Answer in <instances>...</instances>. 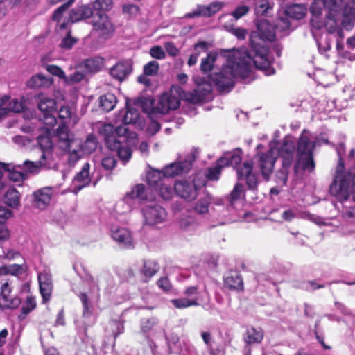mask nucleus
<instances>
[{"mask_svg":"<svg viewBox=\"0 0 355 355\" xmlns=\"http://www.w3.org/2000/svg\"><path fill=\"white\" fill-rule=\"evenodd\" d=\"M220 54L226 58L227 63L220 71L211 75L210 79L220 92H230L234 87L235 78L244 79L249 76L253 63L248 55L246 47L223 50Z\"/></svg>","mask_w":355,"mask_h":355,"instance_id":"f257e3e1","label":"nucleus"},{"mask_svg":"<svg viewBox=\"0 0 355 355\" xmlns=\"http://www.w3.org/2000/svg\"><path fill=\"white\" fill-rule=\"evenodd\" d=\"M277 34L275 26L266 20H261L257 24V30L250 35V50L248 49V55L253 65L266 75L275 73L268 59V49L262 42L273 41Z\"/></svg>","mask_w":355,"mask_h":355,"instance_id":"f03ea898","label":"nucleus"},{"mask_svg":"<svg viewBox=\"0 0 355 355\" xmlns=\"http://www.w3.org/2000/svg\"><path fill=\"white\" fill-rule=\"evenodd\" d=\"M336 152L339 159L334 182L330 185L329 191L338 200L343 202H347L351 193H355V173H348L343 176L340 175V172L345 168L343 155L345 153V146L343 143L338 145Z\"/></svg>","mask_w":355,"mask_h":355,"instance_id":"7ed1b4c3","label":"nucleus"},{"mask_svg":"<svg viewBox=\"0 0 355 355\" xmlns=\"http://www.w3.org/2000/svg\"><path fill=\"white\" fill-rule=\"evenodd\" d=\"M311 132L304 129L301 132L297 144V158L294 164V171L296 174L300 172H309L315 171V163L313 157V150L317 146H320V139L311 141Z\"/></svg>","mask_w":355,"mask_h":355,"instance_id":"20e7f679","label":"nucleus"},{"mask_svg":"<svg viewBox=\"0 0 355 355\" xmlns=\"http://www.w3.org/2000/svg\"><path fill=\"white\" fill-rule=\"evenodd\" d=\"M128 129L124 125L114 128L111 124H105L99 130V133L103 136L105 144L111 151H116L119 158L124 163H127L132 156V150L127 144L125 135Z\"/></svg>","mask_w":355,"mask_h":355,"instance_id":"39448f33","label":"nucleus"},{"mask_svg":"<svg viewBox=\"0 0 355 355\" xmlns=\"http://www.w3.org/2000/svg\"><path fill=\"white\" fill-rule=\"evenodd\" d=\"M155 199L152 188L146 187L142 184L135 186L132 190L127 193L123 200L119 203L124 207L123 213L130 212L136 205V200L139 203L150 204Z\"/></svg>","mask_w":355,"mask_h":355,"instance_id":"423d86ee","label":"nucleus"},{"mask_svg":"<svg viewBox=\"0 0 355 355\" xmlns=\"http://www.w3.org/2000/svg\"><path fill=\"white\" fill-rule=\"evenodd\" d=\"M72 141L68 126L65 123L62 121L55 131L46 128V152L53 150V141L57 143L60 149L67 151L69 149Z\"/></svg>","mask_w":355,"mask_h":355,"instance_id":"0eeeda50","label":"nucleus"},{"mask_svg":"<svg viewBox=\"0 0 355 355\" xmlns=\"http://www.w3.org/2000/svg\"><path fill=\"white\" fill-rule=\"evenodd\" d=\"M198 155V149L193 148L183 161L171 163L166 166L162 170L163 176L174 178L189 173Z\"/></svg>","mask_w":355,"mask_h":355,"instance_id":"6e6552de","label":"nucleus"},{"mask_svg":"<svg viewBox=\"0 0 355 355\" xmlns=\"http://www.w3.org/2000/svg\"><path fill=\"white\" fill-rule=\"evenodd\" d=\"M263 148L262 144L257 145L256 148L257 153L254 156V160L257 162L263 177L268 179L270 175L273 172L275 164L277 159V148L271 147L266 152H260V150Z\"/></svg>","mask_w":355,"mask_h":355,"instance_id":"1a4fd4ad","label":"nucleus"},{"mask_svg":"<svg viewBox=\"0 0 355 355\" xmlns=\"http://www.w3.org/2000/svg\"><path fill=\"white\" fill-rule=\"evenodd\" d=\"M8 164L10 166L6 168L8 178L14 182H22L28 178V174H36L40 171V162L26 160L23 165H15L12 163Z\"/></svg>","mask_w":355,"mask_h":355,"instance_id":"9d476101","label":"nucleus"},{"mask_svg":"<svg viewBox=\"0 0 355 355\" xmlns=\"http://www.w3.org/2000/svg\"><path fill=\"white\" fill-rule=\"evenodd\" d=\"M182 88L179 86H172L168 92L163 94L156 106L157 112L160 114H167L170 110H175L180 105Z\"/></svg>","mask_w":355,"mask_h":355,"instance_id":"9b49d317","label":"nucleus"},{"mask_svg":"<svg viewBox=\"0 0 355 355\" xmlns=\"http://www.w3.org/2000/svg\"><path fill=\"white\" fill-rule=\"evenodd\" d=\"M92 33L97 34L99 37L107 39L114 32V26L109 16L103 11H98L93 15L92 21Z\"/></svg>","mask_w":355,"mask_h":355,"instance_id":"f8f14e48","label":"nucleus"},{"mask_svg":"<svg viewBox=\"0 0 355 355\" xmlns=\"http://www.w3.org/2000/svg\"><path fill=\"white\" fill-rule=\"evenodd\" d=\"M144 223L149 226L164 223L167 217V212L161 205L152 202L145 205L141 209Z\"/></svg>","mask_w":355,"mask_h":355,"instance_id":"ddd939ff","label":"nucleus"},{"mask_svg":"<svg viewBox=\"0 0 355 355\" xmlns=\"http://www.w3.org/2000/svg\"><path fill=\"white\" fill-rule=\"evenodd\" d=\"M198 189H200V187L197 185L196 178L191 181L177 180L174 184V191L176 195L189 202L193 201L197 198Z\"/></svg>","mask_w":355,"mask_h":355,"instance_id":"4468645a","label":"nucleus"},{"mask_svg":"<svg viewBox=\"0 0 355 355\" xmlns=\"http://www.w3.org/2000/svg\"><path fill=\"white\" fill-rule=\"evenodd\" d=\"M252 162H245L236 168L238 180H245L246 185L250 190H255L258 186V178L257 175L252 173Z\"/></svg>","mask_w":355,"mask_h":355,"instance_id":"2eb2a0df","label":"nucleus"},{"mask_svg":"<svg viewBox=\"0 0 355 355\" xmlns=\"http://www.w3.org/2000/svg\"><path fill=\"white\" fill-rule=\"evenodd\" d=\"M341 9L342 5L338 3L336 8H333V9L328 11L324 25L329 33H336L340 38H343V32L339 26Z\"/></svg>","mask_w":355,"mask_h":355,"instance_id":"dca6fc26","label":"nucleus"},{"mask_svg":"<svg viewBox=\"0 0 355 355\" xmlns=\"http://www.w3.org/2000/svg\"><path fill=\"white\" fill-rule=\"evenodd\" d=\"M210 205L216 207L223 206V200L214 198L207 191H205L196 202L193 209L198 214H205L208 213Z\"/></svg>","mask_w":355,"mask_h":355,"instance_id":"f3484780","label":"nucleus"},{"mask_svg":"<svg viewBox=\"0 0 355 355\" xmlns=\"http://www.w3.org/2000/svg\"><path fill=\"white\" fill-rule=\"evenodd\" d=\"M11 288L8 282L1 286L0 309H13L17 308L21 304V300L17 296L10 295Z\"/></svg>","mask_w":355,"mask_h":355,"instance_id":"a211bd4d","label":"nucleus"},{"mask_svg":"<svg viewBox=\"0 0 355 355\" xmlns=\"http://www.w3.org/2000/svg\"><path fill=\"white\" fill-rule=\"evenodd\" d=\"M296 146L293 141L288 137H286L283 142L277 150V155H279L284 164L292 165L293 163V156Z\"/></svg>","mask_w":355,"mask_h":355,"instance_id":"6ab92c4d","label":"nucleus"},{"mask_svg":"<svg viewBox=\"0 0 355 355\" xmlns=\"http://www.w3.org/2000/svg\"><path fill=\"white\" fill-rule=\"evenodd\" d=\"M263 338V332L261 328H248L243 336V340L247 344L243 349V355H251V348L249 345L260 343Z\"/></svg>","mask_w":355,"mask_h":355,"instance_id":"aec40b11","label":"nucleus"},{"mask_svg":"<svg viewBox=\"0 0 355 355\" xmlns=\"http://www.w3.org/2000/svg\"><path fill=\"white\" fill-rule=\"evenodd\" d=\"M222 8V3L215 2L209 6L198 5L192 12L185 15L186 18H195L198 17H211Z\"/></svg>","mask_w":355,"mask_h":355,"instance_id":"412c9836","label":"nucleus"},{"mask_svg":"<svg viewBox=\"0 0 355 355\" xmlns=\"http://www.w3.org/2000/svg\"><path fill=\"white\" fill-rule=\"evenodd\" d=\"M93 15L94 9L91 5H81L71 10L69 20L71 23H76L89 19Z\"/></svg>","mask_w":355,"mask_h":355,"instance_id":"4be33fe9","label":"nucleus"},{"mask_svg":"<svg viewBox=\"0 0 355 355\" xmlns=\"http://www.w3.org/2000/svg\"><path fill=\"white\" fill-rule=\"evenodd\" d=\"M111 236L122 248L133 246L131 234L126 228L113 227L111 231Z\"/></svg>","mask_w":355,"mask_h":355,"instance_id":"5701e85b","label":"nucleus"},{"mask_svg":"<svg viewBox=\"0 0 355 355\" xmlns=\"http://www.w3.org/2000/svg\"><path fill=\"white\" fill-rule=\"evenodd\" d=\"M216 209L219 212L218 219L221 220V225L236 222L239 220L240 216L234 206L224 204L223 206L216 207Z\"/></svg>","mask_w":355,"mask_h":355,"instance_id":"b1692460","label":"nucleus"},{"mask_svg":"<svg viewBox=\"0 0 355 355\" xmlns=\"http://www.w3.org/2000/svg\"><path fill=\"white\" fill-rule=\"evenodd\" d=\"M124 324L123 322L120 320H110L104 327V331L105 336L112 338V347H114L116 345V338L124 332Z\"/></svg>","mask_w":355,"mask_h":355,"instance_id":"393cba45","label":"nucleus"},{"mask_svg":"<svg viewBox=\"0 0 355 355\" xmlns=\"http://www.w3.org/2000/svg\"><path fill=\"white\" fill-rule=\"evenodd\" d=\"M341 12H343L341 21L343 28L347 31L352 30L355 24V6L346 3L340 10Z\"/></svg>","mask_w":355,"mask_h":355,"instance_id":"a878e982","label":"nucleus"},{"mask_svg":"<svg viewBox=\"0 0 355 355\" xmlns=\"http://www.w3.org/2000/svg\"><path fill=\"white\" fill-rule=\"evenodd\" d=\"M132 99L126 101V112H121L119 117L121 118V121L125 124H135L139 119L140 113L137 108L133 107Z\"/></svg>","mask_w":355,"mask_h":355,"instance_id":"bb28decb","label":"nucleus"},{"mask_svg":"<svg viewBox=\"0 0 355 355\" xmlns=\"http://www.w3.org/2000/svg\"><path fill=\"white\" fill-rule=\"evenodd\" d=\"M89 164L88 162L85 163L81 171L74 177L73 182L76 192L79 191L83 187L89 184L91 181L89 178Z\"/></svg>","mask_w":355,"mask_h":355,"instance_id":"cd10ccee","label":"nucleus"},{"mask_svg":"<svg viewBox=\"0 0 355 355\" xmlns=\"http://www.w3.org/2000/svg\"><path fill=\"white\" fill-rule=\"evenodd\" d=\"M10 99L8 96L0 98V107H3L7 109L6 114L9 112H21L24 110L26 107L24 97H22L21 101L15 98L10 101Z\"/></svg>","mask_w":355,"mask_h":355,"instance_id":"c85d7f7f","label":"nucleus"},{"mask_svg":"<svg viewBox=\"0 0 355 355\" xmlns=\"http://www.w3.org/2000/svg\"><path fill=\"white\" fill-rule=\"evenodd\" d=\"M131 66L127 62H118L110 69V74L114 79L121 82L131 73Z\"/></svg>","mask_w":355,"mask_h":355,"instance_id":"c756f323","label":"nucleus"},{"mask_svg":"<svg viewBox=\"0 0 355 355\" xmlns=\"http://www.w3.org/2000/svg\"><path fill=\"white\" fill-rule=\"evenodd\" d=\"M132 105L137 107H139L145 113H148L150 118L153 115L157 112L156 107H154V100L150 98L139 97L132 99Z\"/></svg>","mask_w":355,"mask_h":355,"instance_id":"7c9ffc66","label":"nucleus"},{"mask_svg":"<svg viewBox=\"0 0 355 355\" xmlns=\"http://www.w3.org/2000/svg\"><path fill=\"white\" fill-rule=\"evenodd\" d=\"M337 3L338 0H314L310 7V12L313 16L317 17L322 14L324 7L329 11L336 8Z\"/></svg>","mask_w":355,"mask_h":355,"instance_id":"2f4dec72","label":"nucleus"},{"mask_svg":"<svg viewBox=\"0 0 355 355\" xmlns=\"http://www.w3.org/2000/svg\"><path fill=\"white\" fill-rule=\"evenodd\" d=\"M21 195L15 187L8 188L3 195L4 203L12 209H18L20 207Z\"/></svg>","mask_w":355,"mask_h":355,"instance_id":"473e14b6","label":"nucleus"},{"mask_svg":"<svg viewBox=\"0 0 355 355\" xmlns=\"http://www.w3.org/2000/svg\"><path fill=\"white\" fill-rule=\"evenodd\" d=\"M244 196V188L243 185L238 182L235 184L234 189L230 192V193L227 196L224 198H221L223 200V205H230V206H234L235 207L236 203Z\"/></svg>","mask_w":355,"mask_h":355,"instance_id":"72a5a7b5","label":"nucleus"},{"mask_svg":"<svg viewBox=\"0 0 355 355\" xmlns=\"http://www.w3.org/2000/svg\"><path fill=\"white\" fill-rule=\"evenodd\" d=\"M228 163V159L220 158L218 159L216 166L208 168L205 173V177L209 180H218L220 176L221 171L224 166Z\"/></svg>","mask_w":355,"mask_h":355,"instance_id":"f704fd0d","label":"nucleus"},{"mask_svg":"<svg viewBox=\"0 0 355 355\" xmlns=\"http://www.w3.org/2000/svg\"><path fill=\"white\" fill-rule=\"evenodd\" d=\"M166 177L163 176L162 171L151 169L147 173L146 180L150 188L157 191L159 184L165 181Z\"/></svg>","mask_w":355,"mask_h":355,"instance_id":"c9c22d12","label":"nucleus"},{"mask_svg":"<svg viewBox=\"0 0 355 355\" xmlns=\"http://www.w3.org/2000/svg\"><path fill=\"white\" fill-rule=\"evenodd\" d=\"M307 11L306 7L303 4H292L286 8L284 13L288 16V17L295 19H302Z\"/></svg>","mask_w":355,"mask_h":355,"instance_id":"e433bc0d","label":"nucleus"},{"mask_svg":"<svg viewBox=\"0 0 355 355\" xmlns=\"http://www.w3.org/2000/svg\"><path fill=\"white\" fill-rule=\"evenodd\" d=\"M159 266L154 260H146L144 261V266L141 270L145 282H148L159 270Z\"/></svg>","mask_w":355,"mask_h":355,"instance_id":"4c0bfd02","label":"nucleus"},{"mask_svg":"<svg viewBox=\"0 0 355 355\" xmlns=\"http://www.w3.org/2000/svg\"><path fill=\"white\" fill-rule=\"evenodd\" d=\"M158 323L159 320L156 317L142 319L140 322L141 332L146 338H149L150 333L155 330Z\"/></svg>","mask_w":355,"mask_h":355,"instance_id":"58836bf2","label":"nucleus"},{"mask_svg":"<svg viewBox=\"0 0 355 355\" xmlns=\"http://www.w3.org/2000/svg\"><path fill=\"white\" fill-rule=\"evenodd\" d=\"M224 285L230 290L242 291L243 283L241 276L238 274L227 276L224 279Z\"/></svg>","mask_w":355,"mask_h":355,"instance_id":"ea45409f","label":"nucleus"},{"mask_svg":"<svg viewBox=\"0 0 355 355\" xmlns=\"http://www.w3.org/2000/svg\"><path fill=\"white\" fill-rule=\"evenodd\" d=\"M116 103V97L112 93H107L99 98V106L106 112L113 110Z\"/></svg>","mask_w":355,"mask_h":355,"instance_id":"a19ab883","label":"nucleus"},{"mask_svg":"<svg viewBox=\"0 0 355 355\" xmlns=\"http://www.w3.org/2000/svg\"><path fill=\"white\" fill-rule=\"evenodd\" d=\"M104 64V59L101 57H92L84 61V67L88 72L98 71Z\"/></svg>","mask_w":355,"mask_h":355,"instance_id":"79ce46f5","label":"nucleus"},{"mask_svg":"<svg viewBox=\"0 0 355 355\" xmlns=\"http://www.w3.org/2000/svg\"><path fill=\"white\" fill-rule=\"evenodd\" d=\"M171 302L175 308L180 309H186L190 306H197L199 305L198 297H180L171 300Z\"/></svg>","mask_w":355,"mask_h":355,"instance_id":"37998d69","label":"nucleus"},{"mask_svg":"<svg viewBox=\"0 0 355 355\" xmlns=\"http://www.w3.org/2000/svg\"><path fill=\"white\" fill-rule=\"evenodd\" d=\"M274 26L277 33H281V36L286 35L288 34L287 31L291 28V22L288 16L284 13V16L278 17Z\"/></svg>","mask_w":355,"mask_h":355,"instance_id":"c03bdc74","label":"nucleus"},{"mask_svg":"<svg viewBox=\"0 0 355 355\" xmlns=\"http://www.w3.org/2000/svg\"><path fill=\"white\" fill-rule=\"evenodd\" d=\"M217 54L214 52H209L205 58H203L200 63V70L202 73H209L214 68V64L217 59Z\"/></svg>","mask_w":355,"mask_h":355,"instance_id":"a18cd8bd","label":"nucleus"},{"mask_svg":"<svg viewBox=\"0 0 355 355\" xmlns=\"http://www.w3.org/2000/svg\"><path fill=\"white\" fill-rule=\"evenodd\" d=\"M353 201L349 202L350 205H344L342 218L347 223H355V193L353 195Z\"/></svg>","mask_w":355,"mask_h":355,"instance_id":"49530a36","label":"nucleus"},{"mask_svg":"<svg viewBox=\"0 0 355 355\" xmlns=\"http://www.w3.org/2000/svg\"><path fill=\"white\" fill-rule=\"evenodd\" d=\"M24 272V268L21 265L10 264L3 266L0 268V275H12L17 276L21 275Z\"/></svg>","mask_w":355,"mask_h":355,"instance_id":"de8ad7c7","label":"nucleus"},{"mask_svg":"<svg viewBox=\"0 0 355 355\" xmlns=\"http://www.w3.org/2000/svg\"><path fill=\"white\" fill-rule=\"evenodd\" d=\"M36 306L35 298L31 295H28L25 300V304L21 307V313L19 315L20 320L24 319L26 315L32 311Z\"/></svg>","mask_w":355,"mask_h":355,"instance_id":"09e8293b","label":"nucleus"},{"mask_svg":"<svg viewBox=\"0 0 355 355\" xmlns=\"http://www.w3.org/2000/svg\"><path fill=\"white\" fill-rule=\"evenodd\" d=\"M32 206L40 210L44 209V188H41L33 193Z\"/></svg>","mask_w":355,"mask_h":355,"instance_id":"8fccbe9b","label":"nucleus"},{"mask_svg":"<svg viewBox=\"0 0 355 355\" xmlns=\"http://www.w3.org/2000/svg\"><path fill=\"white\" fill-rule=\"evenodd\" d=\"M272 7L270 5L268 0H259L256 3L254 11L259 16H266L269 14Z\"/></svg>","mask_w":355,"mask_h":355,"instance_id":"3c124183","label":"nucleus"},{"mask_svg":"<svg viewBox=\"0 0 355 355\" xmlns=\"http://www.w3.org/2000/svg\"><path fill=\"white\" fill-rule=\"evenodd\" d=\"M157 190H158L160 197L165 200H170L173 196V192H175L174 188L173 189L170 184H166L165 181L159 184Z\"/></svg>","mask_w":355,"mask_h":355,"instance_id":"603ef678","label":"nucleus"},{"mask_svg":"<svg viewBox=\"0 0 355 355\" xmlns=\"http://www.w3.org/2000/svg\"><path fill=\"white\" fill-rule=\"evenodd\" d=\"M98 142L96 137L93 135H89L83 144V148L87 153H92L97 148Z\"/></svg>","mask_w":355,"mask_h":355,"instance_id":"864d4df0","label":"nucleus"},{"mask_svg":"<svg viewBox=\"0 0 355 355\" xmlns=\"http://www.w3.org/2000/svg\"><path fill=\"white\" fill-rule=\"evenodd\" d=\"M43 85H44V75L42 73L33 76L27 83V86L32 89H38Z\"/></svg>","mask_w":355,"mask_h":355,"instance_id":"5fc2aeb1","label":"nucleus"},{"mask_svg":"<svg viewBox=\"0 0 355 355\" xmlns=\"http://www.w3.org/2000/svg\"><path fill=\"white\" fill-rule=\"evenodd\" d=\"M75 0H68L66 3L59 6L53 12L52 19L55 21H59L63 13L69 8L70 6L74 2Z\"/></svg>","mask_w":355,"mask_h":355,"instance_id":"6e6d98bb","label":"nucleus"},{"mask_svg":"<svg viewBox=\"0 0 355 355\" xmlns=\"http://www.w3.org/2000/svg\"><path fill=\"white\" fill-rule=\"evenodd\" d=\"M212 91V85L207 82L202 80L200 83H197V88L195 90L200 96L205 97L207 94H210Z\"/></svg>","mask_w":355,"mask_h":355,"instance_id":"4d7b16f0","label":"nucleus"},{"mask_svg":"<svg viewBox=\"0 0 355 355\" xmlns=\"http://www.w3.org/2000/svg\"><path fill=\"white\" fill-rule=\"evenodd\" d=\"M159 69V64L157 61H150L144 66L143 73L145 76H155Z\"/></svg>","mask_w":355,"mask_h":355,"instance_id":"13d9d810","label":"nucleus"},{"mask_svg":"<svg viewBox=\"0 0 355 355\" xmlns=\"http://www.w3.org/2000/svg\"><path fill=\"white\" fill-rule=\"evenodd\" d=\"M78 42V40L75 37H73L71 35L70 31H69L64 37L60 44H59L60 47L64 49H71Z\"/></svg>","mask_w":355,"mask_h":355,"instance_id":"bf43d9fd","label":"nucleus"},{"mask_svg":"<svg viewBox=\"0 0 355 355\" xmlns=\"http://www.w3.org/2000/svg\"><path fill=\"white\" fill-rule=\"evenodd\" d=\"M241 150H238L237 152L229 154L227 157H225L228 159V163L225 166L231 165L236 169L237 168V166L242 164V163H241Z\"/></svg>","mask_w":355,"mask_h":355,"instance_id":"052dcab7","label":"nucleus"},{"mask_svg":"<svg viewBox=\"0 0 355 355\" xmlns=\"http://www.w3.org/2000/svg\"><path fill=\"white\" fill-rule=\"evenodd\" d=\"M78 297L83 304V317H89L91 315L92 311H91V307L89 304L88 301V297L87 295L85 293H80L78 295Z\"/></svg>","mask_w":355,"mask_h":355,"instance_id":"680f3d73","label":"nucleus"},{"mask_svg":"<svg viewBox=\"0 0 355 355\" xmlns=\"http://www.w3.org/2000/svg\"><path fill=\"white\" fill-rule=\"evenodd\" d=\"M291 165L284 164V162H282V168L277 172V178L283 183L286 184L288 180V175L289 173V169Z\"/></svg>","mask_w":355,"mask_h":355,"instance_id":"e2e57ef3","label":"nucleus"},{"mask_svg":"<svg viewBox=\"0 0 355 355\" xmlns=\"http://www.w3.org/2000/svg\"><path fill=\"white\" fill-rule=\"evenodd\" d=\"M149 54L153 58L162 60L166 58V53L160 46H153L150 49Z\"/></svg>","mask_w":355,"mask_h":355,"instance_id":"0e129e2a","label":"nucleus"},{"mask_svg":"<svg viewBox=\"0 0 355 355\" xmlns=\"http://www.w3.org/2000/svg\"><path fill=\"white\" fill-rule=\"evenodd\" d=\"M112 0H96L92 7L93 9L102 11L103 10H110L112 8Z\"/></svg>","mask_w":355,"mask_h":355,"instance_id":"69168bd1","label":"nucleus"},{"mask_svg":"<svg viewBox=\"0 0 355 355\" xmlns=\"http://www.w3.org/2000/svg\"><path fill=\"white\" fill-rule=\"evenodd\" d=\"M354 155H355V149L352 148L350 150L349 157H348V160H347V165L350 167L349 171H347L346 173H343V170H344V168H343L340 172V175L343 176V175L347 174L348 173H355V160H354Z\"/></svg>","mask_w":355,"mask_h":355,"instance_id":"338daca9","label":"nucleus"},{"mask_svg":"<svg viewBox=\"0 0 355 355\" xmlns=\"http://www.w3.org/2000/svg\"><path fill=\"white\" fill-rule=\"evenodd\" d=\"M46 70L51 74L58 76L60 78H65V73L64 71L58 66L53 64L46 65Z\"/></svg>","mask_w":355,"mask_h":355,"instance_id":"774afa93","label":"nucleus"}]
</instances>
